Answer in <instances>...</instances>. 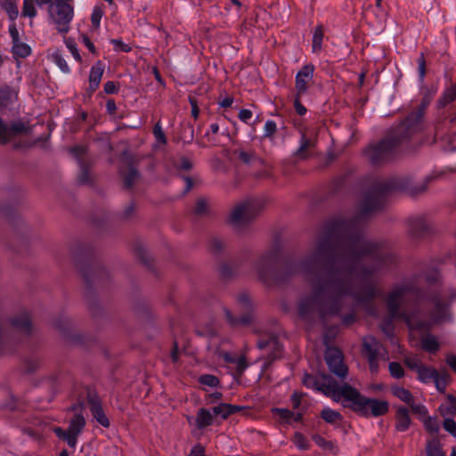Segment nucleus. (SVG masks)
I'll list each match as a JSON object with an SVG mask.
<instances>
[{"label":"nucleus","instance_id":"nucleus-62","mask_svg":"<svg viewBox=\"0 0 456 456\" xmlns=\"http://www.w3.org/2000/svg\"><path fill=\"white\" fill-rule=\"evenodd\" d=\"M212 250L218 252L224 248V242L220 239H214L211 242Z\"/></svg>","mask_w":456,"mask_h":456},{"label":"nucleus","instance_id":"nucleus-58","mask_svg":"<svg viewBox=\"0 0 456 456\" xmlns=\"http://www.w3.org/2000/svg\"><path fill=\"white\" fill-rule=\"evenodd\" d=\"M380 357L368 358L370 370L371 373H377L379 371V360Z\"/></svg>","mask_w":456,"mask_h":456},{"label":"nucleus","instance_id":"nucleus-21","mask_svg":"<svg viewBox=\"0 0 456 456\" xmlns=\"http://www.w3.org/2000/svg\"><path fill=\"white\" fill-rule=\"evenodd\" d=\"M124 184L126 188H132L138 181L140 175L135 167L129 166L126 171H122Z\"/></svg>","mask_w":456,"mask_h":456},{"label":"nucleus","instance_id":"nucleus-48","mask_svg":"<svg viewBox=\"0 0 456 456\" xmlns=\"http://www.w3.org/2000/svg\"><path fill=\"white\" fill-rule=\"evenodd\" d=\"M432 380L436 383L437 389L443 391L446 387L447 374L444 373L443 375H440L437 372V376L434 377Z\"/></svg>","mask_w":456,"mask_h":456},{"label":"nucleus","instance_id":"nucleus-36","mask_svg":"<svg viewBox=\"0 0 456 456\" xmlns=\"http://www.w3.org/2000/svg\"><path fill=\"white\" fill-rule=\"evenodd\" d=\"M234 153L238 155V158L245 164H249L252 160L256 159V154L254 151L238 150L235 151Z\"/></svg>","mask_w":456,"mask_h":456},{"label":"nucleus","instance_id":"nucleus-16","mask_svg":"<svg viewBox=\"0 0 456 456\" xmlns=\"http://www.w3.org/2000/svg\"><path fill=\"white\" fill-rule=\"evenodd\" d=\"M104 72L103 65L101 61H98L92 66L89 75V89L94 92L102 80Z\"/></svg>","mask_w":456,"mask_h":456},{"label":"nucleus","instance_id":"nucleus-26","mask_svg":"<svg viewBox=\"0 0 456 456\" xmlns=\"http://www.w3.org/2000/svg\"><path fill=\"white\" fill-rule=\"evenodd\" d=\"M321 417L330 424L342 420V415L330 408H324L321 412Z\"/></svg>","mask_w":456,"mask_h":456},{"label":"nucleus","instance_id":"nucleus-12","mask_svg":"<svg viewBox=\"0 0 456 456\" xmlns=\"http://www.w3.org/2000/svg\"><path fill=\"white\" fill-rule=\"evenodd\" d=\"M88 404L94 419L102 427L109 428L110 420L106 416L98 397L88 395Z\"/></svg>","mask_w":456,"mask_h":456},{"label":"nucleus","instance_id":"nucleus-39","mask_svg":"<svg viewBox=\"0 0 456 456\" xmlns=\"http://www.w3.org/2000/svg\"><path fill=\"white\" fill-rule=\"evenodd\" d=\"M293 442L297 447L300 450H307L309 447V443L304 435L301 433H296L293 438Z\"/></svg>","mask_w":456,"mask_h":456},{"label":"nucleus","instance_id":"nucleus-11","mask_svg":"<svg viewBox=\"0 0 456 456\" xmlns=\"http://www.w3.org/2000/svg\"><path fill=\"white\" fill-rule=\"evenodd\" d=\"M10 324L14 331L25 336L32 332V323L28 313L22 312L11 318Z\"/></svg>","mask_w":456,"mask_h":456},{"label":"nucleus","instance_id":"nucleus-63","mask_svg":"<svg viewBox=\"0 0 456 456\" xmlns=\"http://www.w3.org/2000/svg\"><path fill=\"white\" fill-rule=\"evenodd\" d=\"M104 92L106 94H115L118 92V87L113 81H108L104 84Z\"/></svg>","mask_w":456,"mask_h":456},{"label":"nucleus","instance_id":"nucleus-2","mask_svg":"<svg viewBox=\"0 0 456 456\" xmlns=\"http://www.w3.org/2000/svg\"><path fill=\"white\" fill-rule=\"evenodd\" d=\"M438 279V272L433 270L418 274L392 289L386 297L388 321L382 325L387 335L392 333L393 320H403L411 331L424 333L434 324L449 318L448 303L443 294L434 292L426 298L420 297L422 281L432 283Z\"/></svg>","mask_w":456,"mask_h":456},{"label":"nucleus","instance_id":"nucleus-33","mask_svg":"<svg viewBox=\"0 0 456 456\" xmlns=\"http://www.w3.org/2000/svg\"><path fill=\"white\" fill-rule=\"evenodd\" d=\"M21 13L29 18H34L37 15L34 0H24Z\"/></svg>","mask_w":456,"mask_h":456},{"label":"nucleus","instance_id":"nucleus-59","mask_svg":"<svg viewBox=\"0 0 456 456\" xmlns=\"http://www.w3.org/2000/svg\"><path fill=\"white\" fill-rule=\"evenodd\" d=\"M294 108L297 113L300 116L306 113V108L300 102L298 96L294 101Z\"/></svg>","mask_w":456,"mask_h":456},{"label":"nucleus","instance_id":"nucleus-61","mask_svg":"<svg viewBox=\"0 0 456 456\" xmlns=\"http://www.w3.org/2000/svg\"><path fill=\"white\" fill-rule=\"evenodd\" d=\"M9 33L12 37V44L18 41H20L19 31L15 26V24H12L9 27Z\"/></svg>","mask_w":456,"mask_h":456},{"label":"nucleus","instance_id":"nucleus-14","mask_svg":"<svg viewBox=\"0 0 456 456\" xmlns=\"http://www.w3.org/2000/svg\"><path fill=\"white\" fill-rule=\"evenodd\" d=\"M363 348L368 358L382 357L385 353L382 345L373 337H366L363 339Z\"/></svg>","mask_w":456,"mask_h":456},{"label":"nucleus","instance_id":"nucleus-7","mask_svg":"<svg viewBox=\"0 0 456 456\" xmlns=\"http://www.w3.org/2000/svg\"><path fill=\"white\" fill-rule=\"evenodd\" d=\"M237 303L240 310L246 311V313L240 317H235L228 308L224 307L226 321L232 327L248 326L253 322V315L249 312L252 308L250 297L245 293L240 294L237 297Z\"/></svg>","mask_w":456,"mask_h":456},{"label":"nucleus","instance_id":"nucleus-35","mask_svg":"<svg viewBox=\"0 0 456 456\" xmlns=\"http://www.w3.org/2000/svg\"><path fill=\"white\" fill-rule=\"evenodd\" d=\"M449 405L446 408L441 406L442 414L444 415H456V399L452 395H448Z\"/></svg>","mask_w":456,"mask_h":456},{"label":"nucleus","instance_id":"nucleus-9","mask_svg":"<svg viewBox=\"0 0 456 456\" xmlns=\"http://www.w3.org/2000/svg\"><path fill=\"white\" fill-rule=\"evenodd\" d=\"M257 347L259 349H269L271 351L268 355L269 361H273L279 357L281 352V346L277 337L271 333H264L261 335L257 341Z\"/></svg>","mask_w":456,"mask_h":456},{"label":"nucleus","instance_id":"nucleus-22","mask_svg":"<svg viewBox=\"0 0 456 456\" xmlns=\"http://www.w3.org/2000/svg\"><path fill=\"white\" fill-rule=\"evenodd\" d=\"M86 425L85 418L81 414H75L73 418L70 419L68 432L78 435L82 432L84 427Z\"/></svg>","mask_w":456,"mask_h":456},{"label":"nucleus","instance_id":"nucleus-29","mask_svg":"<svg viewBox=\"0 0 456 456\" xmlns=\"http://www.w3.org/2000/svg\"><path fill=\"white\" fill-rule=\"evenodd\" d=\"M456 99V85L447 88L439 99L440 106L444 107L446 104L452 102Z\"/></svg>","mask_w":456,"mask_h":456},{"label":"nucleus","instance_id":"nucleus-54","mask_svg":"<svg viewBox=\"0 0 456 456\" xmlns=\"http://www.w3.org/2000/svg\"><path fill=\"white\" fill-rule=\"evenodd\" d=\"M78 181L81 183L89 182V174L87 168L80 163V173L78 175Z\"/></svg>","mask_w":456,"mask_h":456},{"label":"nucleus","instance_id":"nucleus-31","mask_svg":"<svg viewBox=\"0 0 456 456\" xmlns=\"http://www.w3.org/2000/svg\"><path fill=\"white\" fill-rule=\"evenodd\" d=\"M1 4L11 20H15L18 17L19 11L12 0H2Z\"/></svg>","mask_w":456,"mask_h":456},{"label":"nucleus","instance_id":"nucleus-1","mask_svg":"<svg viewBox=\"0 0 456 456\" xmlns=\"http://www.w3.org/2000/svg\"><path fill=\"white\" fill-rule=\"evenodd\" d=\"M428 181L414 187L406 176L376 182L362 200L359 212L351 218L328 222L304 258L279 267V250L271 248L255 261L254 273L267 286L281 284L295 274L305 275L312 293L299 299L297 313L305 322L338 314L348 299L370 304L381 295L380 274L395 256L385 243L368 239L363 225L371 213L383 207L387 194L399 191L420 193L426 191Z\"/></svg>","mask_w":456,"mask_h":456},{"label":"nucleus","instance_id":"nucleus-55","mask_svg":"<svg viewBox=\"0 0 456 456\" xmlns=\"http://www.w3.org/2000/svg\"><path fill=\"white\" fill-rule=\"evenodd\" d=\"M188 456H206L205 449L201 444H196L191 448Z\"/></svg>","mask_w":456,"mask_h":456},{"label":"nucleus","instance_id":"nucleus-28","mask_svg":"<svg viewBox=\"0 0 456 456\" xmlns=\"http://www.w3.org/2000/svg\"><path fill=\"white\" fill-rule=\"evenodd\" d=\"M419 379L423 382H428L437 376V370L435 369L428 368L423 364L417 371Z\"/></svg>","mask_w":456,"mask_h":456},{"label":"nucleus","instance_id":"nucleus-5","mask_svg":"<svg viewBox=\"0 0 456 456\" xmlns=\"http://www.w3.org/2000/svg\"><path fill=\"white\" fill-rule=\"evenodd\" d=\"M50 21L61 34H66L70 28V21L74 16L73 6L63 0H54L48 7Z\"/></svg>","mask_w":456,"mask_h":456},{"label":"nucleus","instance_id":"nucleus-40","mask_svg":"<svg viewBox=\"0 0 456 456\" xmlns=\"http://www.w3.org/2000/svg\"><path fill=\"white\" fill-rule=\"evenodd\" d=\"M389 372L392 377L400 379L403 377L404 371L400 363L393 362L389 363Z\"/></svg>","mask_w":456,"mask_h":456},{"label":"nucleus","instance_id":"nucleus-15","mask_svg":"<svg viewBox=\"0 0 456 456\" xmlns=\"http://www.w3.org/2000/svg\"><path fill=\"white\" fill-rule=\"evenodd\" d=\"M314 147V141L312 138L307 137L305 134H302L300 138V145L298 149L294 152V156L298 160L307 159L312 149Z\"/></svg>","mask_w":456,"mask_h":456},{"label":"nucleus","instance_id":"nucleus-24","mask_svg":"<svg viewBox=\"0 0 456 456\" xmlns=\"http://www.w3.org/2000/svg\"><path fill=\"white\" fill-rule=\"evenodd\" d=\"M50 59L53 62H54L58 67L59 69L65 74H69L70 72V69L67 63V61H65V59L63 58V55L62 53H61L60 50H54L51 55H50Z\"/></svg>","mask_w":456,"mask_h":456},{"label":"nucleus","instance_id":"nucleus-23","mask_svg":"<svg viewBox=\"0 0 456 456\" xmlns=\"http://www.w3.org/2000/svg\"><path fill=\"white\" fill-rule=\"evenodd\" d=\"M323 37L324 33L322 25L316 26L313 33L312 47L314 53H318L322 50Z\"/></svg>","mask_w":456,"mask_h":456},{"label":"nucleus","instance_id":"nucleus-42","mask_svg":"<svg viewBox=\"0 0 456 456\" xmlns=\"http://www.w3.org/2000/svg\"><path fill=\"white\" fill-rule=\"evenodd\" d=\"M408 405L410 406L412 412H414L421 417H424L428 414L427 408L421 403H415L413 398L411 400V403H409Z\"/></svg>","mask_w":456,"mask_h":456},{"label":"nucleus","instance_id":"nucleus-30","mask_svg":"<svg viewBox=\"0 0 456 456\" xmlns=\"http://www.w3.org/2000/svg\"><path fill=\"white\" fill-rule=\"evenodd\" d=\"M392 393L395 396L406 403L407 404L411 403V400L413 398L411 393L402 387H392Z\"/></svg>","mask_w":456,"mask_h":456},{"label":"nucleus","instance_id":"nucleus-56","mask_svg":"<svg viewBox=\"0 0 456 456\" xmlns=\"http://www.w3.org/2000/svg\"><path fill=\"white\" fill-rule=\"evenodd\" d=\"M252 111L249 110H247V109H242L240 110L239 112V118L244 122V123H248V120L252 118Z\"/></svg>","mask_w":456,"mask_h":456},{"label":"nucleus","instance_id":"nucleus-50","mask_svg":"<svg viewBox=\"0 0 456 456\" xmlns=\"http://www.w3.org/2000/svg\"><path fill=\"white\" fill-rule=\"evenodd\" d=\"M175 166L177 169L188 171V170L191 169L192 163L189 159H187L185 157H182L179 159V162L175 163Z\"/></svg>","mask_w":456,"mask_h":456},{"label":"nucleus","instance_id":"nucleus-4","mask_svg":"<svg viewBox=\"0 0 456 456\" xmlns=\"http://www.w3.org/2000/svg\"><path fill=\"white\" fill-rule=\"evenodd\" d=\"M424 107L411 112L399 125L393 127L379 142L370 144L363 151L365 158L373 165L391 160L396 151L407 148L422 128Z\"/></svg>","mask_w":456,"mask_h":456},{"label":"nucleus","instance_id":"nucleus-64","mask_svg":"<svg viewBox=\"0 0 456 456\" xmlns=\"http://www.w3.org/2000/svg\"><path fill=\"white\" fill-rule=\"evenodd\" d=\"M135 210V205L134 202H130L124 209L123 216L125 218H129L133 216L134 212Z\"/></svg>","mask_w":456,"mask_h":456},{"label":"nucleus","instance_id":"nucleus-47","mask_svg":"<svg viewBox=\"0 0 456 456\" xmlns=\"http://www.w3.org/2000/svg\"><path fill=\"white\" fill-rule=\"evenodd\" d=\"M405 364L411 369L415 371H418V370L422 365L420 360L418 357L414 356H409L405 358Z\"/></svg>","mask_w":456,"mask_h":456},{"label":"nucleus","instance_id":"nucleus-44","mask_svg":"<svg viewBox=\"0 0 456 456\" xmlns=\"http://www.w3.org/2000/svg\"><path fill=\"white\" fill-rule=\"evenodd\" d=\"M273 411L283 420L289 422L295 416V413L288 409L275 408Z\"/></svg>","mask_w":456,"mask_h":456},{"label":"nucleus","instance_id":"nucleus-57","mask_svg":"<svg viewBox=\"0 0 456 456\" xmlns=\"http://www.w3.org/2000/svg\"><path fill=\"white\" fill-rule=\"evenodd\" d=\"M78 435H74L71 433H67V436L64 437V441L69 444V446L75 448L77 444Z\"/></svg>","mask_w":456,"mask_h":456},{"label":"nucleus","instance_id":"nucleus-60","mask_svg":"<svg viewBox=\"0 0 456 456\" xmlns=\"http://www.w3.org/2000/svg\"><path fill=\"white\" fill-rule=\"evenodd\" d=\"M81 39H82L83 44L87 47V49L92 53L95 54L96 53V49H95L93 42L90 40V38L86 35H82L81 36Z\"/></svg>","mask_w":456,"mask_h":456},{"label":"nucleus","instance_id":"nucleus-38","mask_svg":"<svg viewBox=\"0 0 456 456\" xmlns=\"http://www.w3.org/2000/svg\"><path fill=\"white\" fill-rule=\"evenodd\" d=\"M65 45L67 48L69 50L71 54L73 55L74 59L77 61H81V56L79 54L78 49L77 47L76 42L71 38L65 39Z\"/></svg>","mask_w":456,"mask_h":456},{"label":"nucleus","instance_id":"nucleus-46","mask_svg":"<svg viewBox=\"0 0 456 456\" xmlns=\"http://www.w3.org/2000/svg\"><path fill=\"white\" fill-rule=\"evenodd\" d=\"M443 427L448 433L456 437V422L452 418L444 419Z\"/></svg>","mask_w":456,"mask_h":456},{"label":"nucleus","instance_id":"nucleus-18","mask_svg":"<svg viewBox=\"0 0 456 456\" xmlns=\"http://www.w3.org/2000/svg\"><path fill=\"white\" fill-rule=\"evenodd\" d=\"M214 416V412H211L205 408L200 409L195 419L197 428L202 429L212 425Z\"/></svg>","mask_w":456,"mask_h":456},{"label":"nucleus","instance_id":"nucleus-43","mask_svg":"<svg viewBox=\"0 0 456 456\" xmlns=\"http://www.w3.org/2000/svg\"><path fill=\"white\" fill-rule=\"evenodd\" d=\"M235 365V376L240 377L242 375L244 370L248 367V363L246 362V358L244 356H240L234 362Z\"/></svg>","mask_w":456,"mask_h":456},{"label":"nucleus","instance_id":"nucleus-52","mask_svg":"<svg viewBox=\"0 0 456 456\" xmlns=\"http://www.w3.org/2000/svg\"><path fill=\"white\" fill-rule=\"evenodd\" d=\"M208 210V202L204 199H200L195 207V212L198 215L205 214Z\"/></svg>","mask_w":456,"mask_h":456},{"label":"nucleus","instance_id":"nucleus-6","mask_svg":"<svg viewBox=\"0 0 456 456\" xmlns=\"http://www.w3.org/2000/svg\"><path fill=\"white\" fill-rule=\"evenodd\" d=\"M262 209V203L258 200H248L234 207L231 212V224L240 228L251 222Z\"/></svg>","mask_w":456,"mask_h":456},{"label":"nucleus","instance_id":"nucleus-19","mask_svg":"<svg viewBox=\"0 0 456 456\" xmlns=\"http://www.w3.org/2000/svg\"><path fill=\"white\" fill-rule=\"evenodd\" d=\"M240 410L241 407L238 405L220 403L213 408V412L215 416L220 415L223 419H226L230 415L234 414Z\"/></svg>","mask_w":456,"mask_h":456},{"label":"nucleus","instance_id":"nucleus-37","mask_svg":"<svg viewBox=\"0 0 456 456\" xmlns=\"http://www.w3.org/2000/svg\"><path fill=\"white\" fill-rule=\"evenodd\" d=\"M199 380L202 385L211 387H217L219 384L218 379L216 376L210 374L201 375Z\"/></svg>","mask_w":456,"mask_h":456},{"label":"nucleus","instance_id":"nucleus-49","mask_svg":"<svg viewBox=\"0 0 456 456\" xmlns=\"http://www.w3.org/2000/svg\"><path fill=\"white\" fill-rule=\"evenodd\" d=\"M419 80L423 81L426 75V61L423 53L417 60Z\"/></svg>","mask_w":456,"mask_h":456},{"label":"nucleus","instance_id":"nucleus-34","mask_svg":"<svg viewBox=\"0 0 456 456\" xmlns=\"http://www.w3.org/2000/svg\"><path fill=\"white\" fill-rule=\"evenodd\" d=\"M103 15V11L101 6H95L91 15V21L93 27L97 29L100 27L101 20Z\"/></svg>","mask_w":456,"mask_h":456},{"label":"nucleus","instance_id":"nucleus-27","mask_svg":"<svg viewBox=\"0 0 456 456\" xmlns=\"http://www.w3.org/2000/svg\"><path fill=\"white\" fill-rule=\"evenodd\" d=\"M428 456H445L442 450L440 442L437 439H432L427 444Z\"/></svg>","mask_w":456,"mask_h":456},{"label":"nucleus","instance_id":"nucleus-32","mask_svg":"<svg viewBox=\"0 0 456 456\" xmlns=\"http://www.w3.org/2000/svg\"><path fill=\"white\" fill-rule=\"evenodd\" d=\"M424 425L426 429L432 435L437 434L440 430L439 421L436 418L428 417L424 421Z\"/></svg>","mask_w":456,"mask_h":456},{"label":"nucleus","instance_id":"nucleus-41","mask_svg":"<svg viewBox=\"0 0 456 456\" xmlns=\"http://www.w3.org/2000/svg\"><path fill=\"white\" fill-rule=\"evenodd\" d=\"M110 44L113 45L114 50L116 52L128 53L132 49L128 44H126L121 39H111Z\"/></svg>","mask_w":456,"mask_h":456},{"label":"nucleus","instance_id":"nucleus-8","mask_svg":"<svg viewBox=\"0 0 456 456\" xmlns=\"http://www.w3.org/2000/svg\"><path fill=\"white\" fill-rule=\"evenodd\" d=\"M325 362L331 373L339 379H345L347 375V367L344 363L342 352L337 347H328L325 351Z\"/></svg>","mask_w":456,"mask_h":456},{"label":"nucleus","instance_id":"nucleus-51","mask_svg":"<svg viewBox=\"0 0 456 456\" xmlns=\"http://www.w3.org/2000/svg\"><path fill=\"white\" fill-rule=\"evenodd\" d=\"M153 134L156 140L159 142L166 143V136L162 128L159 123H157L153 127Z\"/></svg>","mask_w":456,"mask_h":456},{"label":"nucleus","instance_id":"nucleus-20","mask_svg":"<svg viewBox=\"0 0 456 456\" xmlns=\"http://www.w3.org/2000/svg\"><path fill=\"white\" fill-rule=\"evenodd\" d=\"M421 346L428 353H436L440 347L437 338L429 333L421 338Z\"/></svg>","mask_w":456,"mask_h":456},{"label":"nucleus","instance_id":"nucleus-13","mask_svg":"<svg viewBox=\"0 0 456 456\" xmlns=\"http://www.w3.org/2000/svg\"><path fill=\"white\" fill-rule=\"evenodd\" d=\"M428 223L423 216H415L408 220V231L413 237L422 236L428 230Z\"/></svg>","mask_w":456,"mask_h":456},{"label":"nucleus","instance_id":"nucleus-10","mask_svg":"<svg viewBox=\"0 0 456 456\" xmlns=\"http://www.w3.org/2000/svg\"><path fill=\"white\" fill-rule=\"evenodd\" d=\"M314 66L313 64H306L303 66L296 75L295 83L297 95L306 93L309 83L314 77Z\"/></svg>","mask_w":456,"mask_h":456},{"label":"nucleus","instance_id":"nucleus-3","mask_svg":"<svg viewBox=\"0 0 456 456\" xmlns=\"http://www.w3.org/2000/svg\"><path fill=\"white\" fill-rule=\"evenodd\" d=\"M303 383L306 387L322 390L326 395H331L335 401L341 402L344 407H348L362 416L378 417L386 414L388 411L387 402L367 398L350 385L346 383L339 385L327 375H324L322 381H320L315 377L305 374Z\"/></svg>","mask_w":456,"mask_h":456},{"label":"nucleus","instance_id":"nucleus-17","mask_svg":"<svg viewBox=\"0 0 456 456\" xmlns=\"http://www.w3.org/2000/svg\"><path fill=\"white\" fill-rule=\"evenodd\" d=\"M410 425L411 419L408 409L405 407H399L396 411V429L400 432H404L409 428Z\"/></svg>","mask_w":456,"mask_h":456},{"label":"nucleus","instance_id":"nucleus-25","mask_svg":"<svg viewBox=\"0 0 456 456\" xmlns=\"http://www.w3.org/2000/svg\"><path fill=\"white\" fill-rule=\"evenodd\" d=\"M12 51L16 57L20 58H26L31 53L30 47L21 41L13 43L12 46Z\"/></svg>","mask_w":456,"mask_h":456},{"label":"nucleus","instance_id":"nucleus-53","mask_svg":"<svg viewBox=\"0 0 456 456\" xmlns=\"http://www.w3.org/2000/svg\"><path fill=\"white\" fill-rule=\"evenodd\" d=\"M313 439L317 445L323 449H330L331 447V443L327 441L321 436H314Z\"/></svg>","mask_w":456,"mask_h":456},{"label":"nucleus","instance_id":"nucleus-45","mask_svg":"<svg viewBox=\"0 0 456 456\" xmlns=\"http://www.w3.org/2000/svg\"><path fill=\"white\" fill-rule=\"evenodd\" d=\"M277 130L276 123L273 120H267L264 127V136L272 137Z\"/></svg>","mask_w":456,"mask_h":456}]
</instances>
